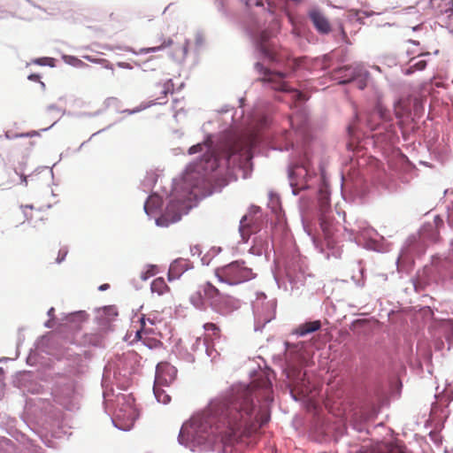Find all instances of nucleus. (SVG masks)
Returning a JSON list of instances; mask_svg holds the SVG:
<instances>
[{
    "mask_svg": "<svg viewBox=\"0 0 453 453\" xmlns=\"http://www.w3.org/2000/svg\"><path fill=\"white\" fill-rule=\"evenodd\" d=\"M198 153V142L190 146L188 150V155H194Z\"/></svg>",
    "mask_w": 453,
    "mask_h": 453,
    "instance_id": "nucleus-50",
    "label": "nucleus"
},
{
    "mask_svg": "<svg viewBox=\"0 0 453 453\" xmlns=\"http://www.w3.org/2000/svg\"><path fill=\"white\" fill-rule=\"evenodd\" d=\"M47 111H60V108L57 104H51L47 106Z\"/></svg>",
    "mask_w": 453,
    "mask_h": 453,
    "instance_id": "nucleus-55",
    "label": "nucleus"
},
{
    "mask_svg": "<svg viewBox=\"0 0 453 453\" xmlns=\"http://www.w3.org/2000/svg\"><path fill=\"white\" fill-rule=\"evenodd\" d=\"M271 419L268 408L257 410L248 388L231 392L211 400L206 411H200V447L214 443L219 438L235 441L250 433L256 425L260 427Z\"/></svg>",
    "mask_w": 453,
    "mask_h": 453,
    "instance_id": "nucleus-1",
    "label": "nucleus"
},
{
    "mask_svg": "<svg viewBox=\"0 0 453 453\" xmlns=\"http://www.w3.org/2000/svg\"><path fill=\"white\" fill-rule=\"evenodd\" d=\"M158 175L154 172L147 173L145 179H144V185L145 186H151L155 187L157 181Z\"/></svg>",
    "mask_w": 453,
    "mask_h": 453,
    "instance_id": "nucleus-34",
    "label": "nucleus"
},
{
    "mask_svg": "<svg viewBox=\"0 0 453 453\" xmlns=\"http://www.w3.org/2000/svg\"><path fill=\"white\" fill-rule=\"evenodd\" d=\"M426 249V239L420 233L412 234L406 239L398 255H425Z\"/></svg>",
    "mask_w": 453,
    "mask_h": 453,
    "instance_id": "nucleus-14",
    "label": "nucleus"
},
{
    "mask_svg": "<svg viewBox=\"0 0 453 453\" xmlns=\"http://www.w3.org/2000/svg\"><path fill=\"white\" fill-rule=\"evenodd\" d=\"M179 442L196 451L198 447V418L193 415L188 420L183 423L179 437Z\"/></svg>",
    "mask_w": 453,
    "mask_h": 453,
    "instance_id": "nucleus-13",
    "label": "nucleus"
},
{
    "mask_svg": "<svg viewBox=\"0 0 453 453\" xmlns=\"http://www.w3.org/2000/svg\"><path fill=\"white\" fill-rule=\"evenodd\" d=\"M269 205L271 206V210L274 213H278L280 210V200L278 193L273 191L269 192Z\"/></svg>",
    "mask_w": 453,
    "mask_h": 453,
    "instance_id": "nucleus-27",
    "label": "nucleus"
},
{
    "mask_svg": "<svg viewBox=\"0 0 453 453\" xmlns=\"http://www.w3.org/2000/svg\"><path fill=\"white\" fill-rule=\"evenodd\" d=\"M159 40L162 41V43L160 45L155 47H147L148 53H156L161 51L165 48L170 47L173 43L172 38L164 39L163 35L160 36Z\"/></svg>",
    "mask_w": 453,
    "mask_h": 453,
    "instance_id": "nucleus-28",
    "label": "nucleus"
},
{
    "mask_svg": "<svg viewBox=\"0 0 453 453\" xmlns=\"http://www.w3.org/2000/svg\"><path fill=\"white\" fill-rule=\"evenodd\" d=\"M96 64L102 65L105 69L111 70L112 75L114 74L113 65L109 60L105 58H98V62H96Z\"/></svg>",
    "mask_w": 453,
    "mask_h": 453,
    "instance_id": "nucleus-44",
    "label": "nucleus"
},
{
    "mask_svg": "<svg viewBox=\"0 0 453 453\" xmlns=\"http://www.w3.org/2000/svg\"><path fill=\"white\" fill-rule=\"evenodd\" d=\"M369 78V71L361 64L342 65L334 70V79L337 80L339 84L355 83L360 90L367 87Z\"/></svg>",
    "mask_w": 453,
    "mask_h": 453,
    "instance_id": "nucleus-9",
    "label": "nucleus"
},
{
    "mask_svg": "<svg viewBox=\"0 0 453 453\" xmlns=\"http://www.w3.org/2000/svg\"><path fill=\"white\" fill-rule=\"evenodd\" d=\"M156 59V58L151 57L148 58L147 60L143 61L142 63H135L136 65L142 68L143 72L147 71H154L156 70V67L152 65V62Z\"/></svg>",
    "mask_w": 453,
    "mask_h": 453,
    "instance_id": "nucleus-33",
    "label": "nucleus"
},
{
    "mask_svg": "<svg viewBox=\"0 0 453 453\" xmlns=\"http://www.w3.org/2000/svg\"><path fill=\"white\" fill-rule=\"evenodd\" d=\"M434 223L436 227L443 226V219L440 215H435L434 218Z\"/></svg>",
    "mask_w": 453,
    "mask_h": 453,
    "instance_id": "nucleus-49",
    "label": "nucleus"
},
{
    "mask_svg": "<svg viewBox=\"0 0 453 453\" xmlns=\"http://www.w3.org/2000/svg\"><path fill=\"white\" fill-rule=\"evenodd\" d=\"M162 387L164 386L154 384V395L159 403L167 404L171 401V396L168 394H166L164 389L161 388Z\"/></svg>",
    "mask_w": 453,
    "mask_h": 453,
    "instance_id": "nucleus-26",
    "label": "nucleus"
},
{
    "mask_svg": "<svg viewBox=\"0 0 453 453\" xmlns=\"http://www.w3.org/2000/svg\"><path fill=\"white\" fill-rule=\"evenodd\" d=\"M329 59V58L326 56V55H324L323 56V65H322V69L326 70L327 69L329 66L326 65V61Z\"/></svg>",
    "mask_w": 453,
    "mask_h": 453,
    "instance_id": "nucleus-62",
    "label": "nucleus"
},
{
    "mask_svg": "<svg viewBox=\"0 0 453 453\" xmlns=\"http://www.w3.org/2000/svg\"><path fill=\"white\" fill-rule=\"evenodd\" d=\"M77 58H78L77 57L73 56V55H66V54L62 55L63 61L66 65H72V66H74Z\"/></svg>",
    "mask_w": 453,
    "mask_h": 453,
    "instance_id": "nucleus-42",
    "label": "nucleus"
},
{
    "mask_svg": "<svg viewBox=\"0 0 453 453\" xmlns=\"http://www.w3.org/2000/svg\"><path fill=\"white\" fill-rule=\"evenodd\" d=\"M33 63L41 66H55V59L49 57L37 58L33 60Z\"/></svg>",
    "mask_w": 453,
    "mask_h": 453,
    "instance_id": "nucleus-30",
    "label": "nucleus"
},
{
    "mask_svg": "<svg viewBox=\"0 0 453 453\" xmlns=\"http://www.w3.org/2000/svg\"><path fill=\"white\" fill-rule=\"evenodd\" d=\"M203 328L205 331H211L212 332V335H217L219 334V328L214 323H210V322L204 323L203 325Z\"/></svg>",
    "mask_w": 453,
    "mask_h": 453,
    "instance_id": "nucleus-39",
    "label": "nucleus"
},
{
    "mask_svg": "<svg viewBox=\"0 0 453 453\" xmlns=\"http://www.w3.org/2000/svg\"><path fill=\"white\" fill-rule=\"evenodd\" d=\"M165 196L152 191L143 203V211L158 227H168L198 205V157L186 165L172 180L170 191L162 188Z\"/></svg>",
    "mask_w": 453,
    "mask_h": 453,
    "instance_id": "nucleus-2",
    "label": "nucleus"
},
{
    "mask_svg": "<svg viewBox=\"0 0 453 453\" xmlns=\"http://www.w3.org/2000/svg\"><path fill=\"white\" fill-rule=\"evenodd\" d=\"M321 327L320 320H311L306 321L303 324L300 325L295 331L294 334L298 336H304L309 334L314 333L319 330Z\"/></svg>",
    "mask_w": 453,
    "mask_h": 453,
    "instance_id": "nucleus-20",
    "label": "nucleus"
},
{
    "mask_svg": "<svg viewBox=\"0 0 453 453\" xmlns=\"http://www.w3.org/2000/svg\"><path fill=\"white\" fill-rule=\"evenodd\" d=\"M248 219L247 215H243L240 220V226H239V233L242 237V242H239L238 245L233 250L232 255H237L239 253H242L244 250L242 249V245H245L247 243L248 238L245 237L243 228H244V222Z\"/></svg>",
    "mask_w": 453,
    "mask_h": 453,
    "instance_id": "nucleus-21",
    "label": "nucleus"
},
{
    "mask_svg": "<svg viewBox=\"0 0 453 453\" xmlns=\"http://www.w3.org/2000/svg\"><path fill=\"white\" fill-rule=\"evenodd\" d=\"M279 23L273 22L272 28L250 30L249 35L255 48V56L258 59L254 65L255 70L263 75L260 79L265 84L275 91L294 92L299 100H304L303 94L293 89L286 81L287 76L293 73L299 65L285 51L278 49L272 41L275 36Z\"/></svg>",
    "mask_w": 453,
    "mask_h": 453,
    "instance_id": "nucleus-4",
    "label": "nucleus"
},
{
    "mask_svg": "<svg viewBox=\"0 0 453 453\" xmlns=\"http://www.w3.org/2000/svg\"><path fill=\"white\" fill-rule=\"evenodd\" d=\"M288 122L292 131L284 129L277 139L273 150H292L288 165V178L293 196H296L301 190L308 189V180L316 175V171L311 167L310 155L307 151L298 150L294 137L296 133L303 134L309 123V117L305 109H300L289 117Z\"/></svg>",
    "mask_w": 453,
    "mask_h": 453,
    "instance_id": "nucleus-5",
    "label": "nucleus"
},
{
    "mask_svg": "<svg viewBox=\"0 0 453 453\" xmlns=\"http://www.w3.org/2000/svg\"><path fill=\"white\" fill-rule=\"evenodd\" d=\"M319 197L318 206L319 211V226L323 233L327 246L331 243L333 237V220L327 216V212L331 211L330 196L326 192L319 190Z\"/></svg>",
    "mask_w": 453,
    "mask_h": 453,
    "instance_id": "nucleus-12",
    "label": "nucleus"
},
{
    "mask_svg": "<svg viewBox=\"0 0 453 453\" xmlns=\"http://www.w3.org/2000/svg\"><path fill=\"white\" fill-rule=\"evenodd\" d=\"M74 67H78V68L88 67V68H90V66L88 64L84 63L82 60H81L79 58H77L76 63L74 65Z\"/></svg>",
    "mask_w": 453,
    "mask_h": 453,
    "instance_id": "nucleus-52",
    "label": "nucleus"
},
{
    "mask_svg": "<svg viewBox=\"0 0 453 453\" xmlns=\"http://www.w3.org/2000/svg\"><path fill=\"white\" fill-rule=\"evenodd\" d=\"M403 117V114L396 108L393 114L380 102H377L364 116L355 112L352 120L346 127L348 149L354 150L361 147L363 138L371 139L376 146L395 145L399 142V131L403 141H409L413 127L410 130L404 127Z\"/></svg>",
    "mask_w": 453,
    "mask_h": 453,
    "instance_id": "nucleus-3",
    "label": "nucleus"
},
{
    "mask_svg": "<svg viewBox=\"0 0 453 453\" xmlns=\"http://www.w3.org/2000/svg\"><path fill=\"white\" fill-rule=\"evenodd\" d=\"M173 86L172 79H169L165 82L163 89L161 90V94L164 96V97H166L168 94L173 93Z\"/></svg>",
    "mask_w": 453,
    "mask_h": 453,
    "instance_id": "nucleus-37",
    "label": "nucleus"
},
{
    "mask_svg": "<svg viewBox=\"0 0 453 453\" xmlns=\"http://www.w3.org/2000/svg\"><path fill=\"white\" fill-rule=\"evenodd\" d=\"M224 162L226 168L222 165L221 159L216 155H200V201L220 192L229 183L227 175H230L231 169H244L251 165V157L242 147L229 145L225 152Z\"/></svg>",
    "mask_w": 453,
    "mask_h": 453,
    "instance_id": "nucleus-6",
    "label": "nucleus"
},
{
    "mask_svg": "<svg viewBox=\"0 0 453 453\" xmlns=\"http://www.w3.org/2000/svg\"><path fill=\"white\" fill-rule=\"evenodd\" d=\"M259 211H260V207H258L257 205L252 204L250 207V213H254L255 214V213L258 212Z\"/></svg>",
    "mask_w": 453,
    "mask_h": 453,
    "instance_id": "nucleus-58",
    "label": "nucleus"
},
{
    "mask_svg": "<svg viewBox=\"0 0 453 453\" xmlns=\"http://www.w3.org/2000/svg\"><path fill=\"white\" fill-rule=\"evenodd\" d=\"M309 17L316 28L321 35H327L331 31L330 23L327 19L318 10H312Z\"/></svg>",
    "mask_w": 453,
    "mask_h": 453,
    "instance_id": "nucleus-18",
    "label": "nucleus"
},
{
    "mask_svg": "<svg viewBox=\"0 0 453 453\" xmlns=\"http://www.w3.org/2000/svg\"><path fill=\"white\" fill-rule=\"evenodd\" d=\"M402 71H403V74L408 75V76L413 74L416 72L415 69L413 68L412 65L410 63H409V65L407 67L403 68Z\"/></svg>",
    "mask_w": 453,
    "mask_h": 453,
    "instance_id": "nucleus-45",
    "label": "nucleus"
},
{
    "mask_svg": "<svg viewBox=\"0 0 453 453\" xmlns=\"http://www.w3.org/2000/svg\"><path fill=\"white\" fill-rule=\"evenodd\" d=\"M117 65L119 68H122V69H127V70H131L132 69L131 65L129 63H127V62H118Z\"/></svg>",
    "mask_w": 453,
    "mask_h": 453,
    "instance_id": "nucleus-51",
    "label": "nucleus"
},
{
    "mask_svg": "<svg viewBox=\"0 0 453 453\" xmlns=\"http://www.w3.org/2000/svg\"><path fill=\"white\" fill-rule=\"evenodd\" d=\"M243 260L233 261L215 270V275L219 282L235 286L249 281L256 277L252 270L244 265Z\"/></svg>",
    "mask_w": 453,
    "mask_h": 453,
    "instance_id": "nucleus-8",
    "label": "nucleus"
},
{
    "mask_svg": "<svg viewBox=\"0 0 453 453\" xmlns=\"http://www.w3.org/2000/svg\"><path fill=\"white\" fill-rule=\"evenodd\" d=\"M351 279H352V280H354V281H355V284H356L357 287H364L365 282H364V280H356V276H355V275H353V276L351 277Z\"/></svg>",
    "mask_w": 453,
    "mask_h": 453,
    "instance_id": "nucleus-57",
    "label": "nucleus"
},
{
    "mask_svg": "<svg viewBox=\"0 0 453 453\" xmlns=\"http://www.w3.org/2000/svg\"><path fill=\"white\" fill-rule=\"evenodd\" d=\"M338 28H339V32H340V34L342 35V40L344 42H348V40H349L348 39V35H347V33L345 32L343 25L342 23L339 24V27Z\"/></svg>",
    "mask_w": 453,
    "mask_h": 453,
    "instance_id": "nucleus-48",
    "label": "nucleus"
},
{
    "mask_svg": "<svg viewBox=\"0 0 453 453\" xmlns=\"http://www.w3.org/2000/svg\"><path fill=\"white\" fill-rule=\"evenodd\" d=\"M276 109L271 103H265L261 110H257L255 116V122L259 128H269L273 123V114Z\"/></svg>",
    "mask_w": 453,
    "mask_h": 453,
    "instance_id": "nucleus-16",
    "label": "nucleus"
},
{
    "mask_svg": "<svg viewBox=\"0 0 453 453\" xmlns=\"http://www.w3.org/2000/svg\"><path fill=\"white\" fill-rule=\"evenodd\" d=\"M164 103L163 102H151V104H150L149 105H140L138 107H135L134 109H131L130 111V115H133V114H135V113H138L140 112L142 110H145L146 108H148L149 106L150 105H154V104H163Z\"/></svg>",
    "mask_w": 453,
    "mask_h": 453,
    "instance_id": "nucleus-43",
    "label": "nucleus"
},
{
    "mask_svg": "<svg viewBox=\"0 0 453 453\" xmlns=\"http://www.w3.org/2000/svg\"><path fill=\"white\" fill-rule=\"evenodd\" d=\"M203 344L205 346V352L207 357H211V361L219 355L215 349H210L207 337L204 339Z\"/></svg>",
    "mask_w": 453,
    "mask_h": 453,
    "instance_id": "nucleus-40",
    "label": "nucleus"
},
{
    "mask_svg": "<svg viewBox=\"0 0 453 453\" xmlns=\"http://www.w3.org/2000/svg\"><path fill=\"white\" fill-rule=\"evenodd\" d=\"M68 252H69V250L66 246H63L61 247L58 251V255H63V256H65V255H68Z\"/></svg>",
    "mask_w": 453,
    "mask_h": 453,
    "instance_id": "nucleus-54",
    "label": "nucleus"
},
{
    "mask_svg": "<svg viewBox=\"0 0 453 453\" xmlns=\"http://www.w3.org/2000/svg\"><path fill=\"white\" fill-rule=\"evenodd\" d=\"M299 268L297 257H274L272 273L278 287L280 288L282 278L287 277L291 280Z\"/></svg>",
    "mask_w": 453,
    "mask_h": 453,
    "instance_id": "nucleus-11",
    "label": "nucleus"
},
{
    "mask_svg": "<svg viewBox=\"0 0 453 453\" xmlns=\"http://www.w3.org/2000/svg\"><path fill=\"white\" fill-rule=\"evenodd\" d=\"M214 139L215 135L213 134H207L203 142H200V153L203 150V146H205L208 150H211L214 148Z\"/></svg>",
    "mask_w": 453,
    "mask_h": 453,
    "instance_id": "nucleus-31",
    "label": "nucleus"
},
{
    "mask_svg": "<svg viewBox=\"0 0 453 453\" xmlns=\"http://www.w3.org/2000/svg\"><path fill=\"white\" fill-rule=\"evenodd\" d=\"M41 75L39 73H30L28 76H27V79L31 81H35V82H39L40 80H41Z\"/></svg>",
    "mask_w": 453,
    "mask_h": 453,
    "instance_id": "nucleus-47",
    "label": "nucleus"
},
{
    "mask_svg": "<svg viewBox=\"0 0 453 453\" xmlns=\"http://www.w3.org/2000/svg\"><path fill=\"white\" fill-rule=\"evenodd\" d=\"M183 358H185L187 361H188L190 363H194L196 360L195 356L191 355V354H187L185 357H183Z\"/></svg>",
    "mask_w": 453,
    "mask_h": 453,
    "instance_id": "nucleus-59",
    "label": "nucleus"
},
{
    "mask_svg": "<svg viewBox=\"0 0 453 453\" xmlns=\"http://www.w3.org/2000/svg\"><path fill=\"white\" fill-rule=\"evenodd\" d=\"M144 334H145V333H144V331H143V330H138V331L136 332L135 338H136V339H138V340H142V341H144V340H143V336H142Z\"/></svg>",
    "mask_w": 453,
    "mask_h": 453,
    "instance_id": "nucleus-60",
    "label": "nucleus"
},
{
    "mask_svg": "<svg viewBox=\"0 0 453 453\" xmlns=\"http://www.w3.org/2000/svg\"><path fill=\"white\" fill-rule=\"evenodd\" d=\"M229 303V297L221 294L211 282L204 284L203 296L200 294V311L208 304L215 312L224 314L228 311Z\"/></svg>",
    "mask_w": 453,
    "mask_h": 453,
    "instance_id": "nucleus-10",
    "label": "nucleus"
},
{
    "mask_svg": "<svg viewBox=\"0 0 453 453\" xmlns=\"http://www.w3.org/2000/svg\"><path fill=\"white\" fill-rule=\"evenodd\" d=\"M188 269V260L182 257H179L174 260L169 268L168 279L170 280L176 279L180 276Z\"/></svg>",
    "mask_w": 453,
    "mask_h": 453,
    "instance_id": "nucleus-19",
    "label": "nucleus"
},
{
    "mask_svg": "<svg viewBox=\"0 0 453 453\" xmlns=\"http://www.w3.org/2000/svg\"><path fill=\"white\" fill-rule=\"evenodd\" d=\"M272 318L271 317H268V318H265L264 319V321H263V325L262 326H257V325L255 326V328L254 330L255 331H260L262 329L263 326H265V324L269 323L271 321Z\"/></svg>",
    "mask_w": 453,
    "mask_h": 453,
    "instance_id": "nucleus-53",
    "label": "nucleus"
},
{
    "mask_svg": "<svg viewBox=\"0 0 453 453\" xmlns=\"http://www.w3.org/2000/svg\"><path fill=\"white\" fill-rule=\"evenodd\" d=\"M102 112H103L102 110H97L94 112L81 111V112L77 113V117L78 118H94V117L99 116L100 114H102Z\"/></svg>",
    "mask_w": 453,
    "mask_h": 453,
    "instance_id": "nucleus-41",
    "label": "nucleus"
},
{
    "mask_svg": "<svg viewBox=\"0 0 453 453\" xmlns=\"http://www.w3.org/2000/svg\"><path fill=\"white\" fill-rule=\"evenodd\" d=\"M429 55H431V53L429 51H422V52L418 53L417 58H411L410 59V64L412 65V66L416 72L425 70L427 65V61L426 59H418V58L426 57Z\"/></svg>",
    "mask_w": 453,
    "mask_h": 453,
    "instance_id": "nucleus-23",
    "label": "nucleus"
},
{
    "mask_svg": "<svg viewBox=\"0 0 453 453\" xmlns=\"http://www.w3.org/2000/svg\"><path fill=\"white\" fill-rule=\"evenodd\" d=\"M231 110H234V107L230 104H225L223 105L219 110L217 111L219 114H223L230 111Z\"/></svg>",
    "mask_w": 453,
    "mask_h": 453,
    "instance_id": "nucleus-46",
    "label": "nucleus"
},
{
    "mask_svg": "<svg viewBox=\"0 0 453 453\" xmlns=\"http://www.w3.org/2000/svg\"><path fill=\"white\" fill-rule=\"evenodd\" d=\"M443 331L448 342V349L453 347V319H448L443 325Z\"/></svg>",
    "mask_w": 453,
    "mask_h": 453,
    "instance_id": "nucleus-25",
    "label": "nucleus"
},
{
    "mask_svg": "<svg viewBox=\"0 0 453 453\" xmlns=\"http://www.w3.org/2000/svg\"><path fill=\"white\" fill-rule=\"evenodd\" d=\"M150 288L153 293H157L159 296L164 295L170 290L169 287L162 277L155 279L151 283Z\"/></svg>",
    "mask_w": 453,
    "mask_h": 453,
    "instance_id": "nucleus-22",
    "label": "nucleus"
},
{
    "mask_svg": "<svg viewBox=\"0 0 453 453\" xmlns=\"http://www.w3.org/2000/svg\"><path fill=\"white\" fill-rule=\"evenodd\" d=\"M382 12H373V11H365V10H357L356 11V16H357V21L359 24H365L363 18H361L359 15L362 14L364 17L369 18L373 15H380Z\"/></svg>",
    "mask_w": 453,
    "mask_h": 453,
    "instance_id": "nucleus-32",
    "label": "nucleus"
},
{
    "mask_svg": "<svg viewBox=\"0 0 453 453\" xmlns=\"http://www.w3.org/2000/svg\"><path fill=\"white\" fill-rule=\"evenodd\" d=\"M448 223L450 227H453V210L448 212Z\"/></svg>",
    "mask_w": 453,
    "mask_h": 453,
    "instance_id": "nucleus-56",
    "label": "nucleus"
},
{
    "mask_svg": "<svg viewBox=\"0 0 453 453\" xmlns=\"http://www.w3.org/2000/svg\"><path fill=\"white\" fill-rule=\"evenodd\" d=\"M302 223H303V230L311 237V240L313 245L315 246V248L318 250V251L324 252L322 241H320L319 238L315 234L312 233L311 228L307 224H305V222L303 221V219H302Z\"/></svg>",
    "mask_w": 453,
    "mask_h": 453,
    "instance_id": "nucleus-24",
    "label": "nucleus"
},
{
    "mask_svg": "<svg viewBox=\"0 0 453 453\" xmlns=\"http://www.w3.org/2000/svg\"><path fill=\"white\" fill-rule=\"evenodd\" d=\"M177 377V370L168 362H160L157 365L154 384L170 386Z\"/></svg>",
    "mask_w": 453,
    "mask_h": 453,
    "instance_id": "nucleus-15",
    "label": "nucleus"
},
{
    "mask_svg": "<svg viewBox=\"0 0 453 453\" xmlns=\"http://www.w3.org/2000/svg\"><path fill=\"white\" fill-rule=\"evenodd\" d=\"M113 125H114V124H110V125H108L106 127L102 128V129H100V130L96 131V133L92 134H91V136H90L87 141L83 142H82V143L78 147V149H77L75 151H76V152H79V151L81 150V148H82V147H83L87 142H89L93 137H95L96 135H97V134H101V133H103V132H104V131H106V130L110 129Z\"/></svg>",
    "mask_w": 453,
    "mask_h": 453,
    "instance_id": "nucleus-38",
    "label": "nucleus"
},
{
    "mask_svg": "<svg viewBox=\"0 0 453 453\" xmlns=\"http://www.w3.org/2000/svg\"><path fill=\"white\" fill-rule=\"evenodd\" d=\"M116 417H117V418H126V413L122 414V410L119 409L116 413ZM127 419L131 420L132 422L134 420V411L131 406L128 407V410L127 411Z\"/></svg>",
    "mask_w": 453,
    "mask_h": 453,
    "instance_id": "nucleus-35",
    "label": "nucleus"
},
{
    "mask_svg": "<svg viewBox=\"0 0 453 453\" xmlns=\"http://www.w3.org/2000/svg\"><path fill=\"white\" fill-rule=\"evenodd\" d=\"M158 272L157 265H149L146 272L142 273L141 278L146 280L148 278L154 276Z\"/></svg>",
    "mask_w": 453,
    "mask_h": 453,
    "instance_id": "nucleus-36",
    "label": "nucleus"
},
{
    "mask_svg": "<svg viewBox=\"0 0 453 453\" xmlns=\"http://www.w3.org/2000/svg\"><path fill=\"white\" fill-rule=\"evenodd\" d=\"M58 121V119L54 121L53 124L50 125V127L42 128L40 131H30V132H27V133H19V134H16L13 137H15V138H21V137L39 136L40 135V132H46V131L50 130L52 127H54L57 124Z\"/></svg>",
    "mask_w": 453,
    "mask_h": 453,
    "instance_id": "nucleus-29",
    "label": "nucleus"
},
{
    "mask_svg": "<svg viewBox=\"0 0 453 453\" xmlns=\"http://www.w3.org/2000/svg\"><path fill=\"white\" fill-rule=\"evenodd\" d=\"M85 59H87L88 61L91 62V63H95L96 64V62H98V58H95L94 57L92 56H84L83 57Z\"/></svg>",
    "mask_w": 453,
    "mask_h": 453,
    "instance_id": "nucleus-61",
    "label": "nucleus"
},
{
    "mask_svg": "<svg viewBox=\"0 0 453 453\" xmlns=\"http://www.w3.org/2000/svg\"><path fill=\"white\" fill-rule=\"evenodd\" d=\"M272 251L276 255L273 244L269 242L267 236L263 238L261 235L254 239L253 245L248 250L250 255H270Z\"/></svg>",
    "mask_w": 453,
    "mask_h": 453,
    "instance_id": "nucleus-17",
    "label": "nucleus"
},
{
    "mask_svg": "<svg viewBox=\"0 0 453 453\" xmlns=\"http://www.w3.org/2000/svg\"><path fill=\"white\" fill-rule=\"evenodd\" d=\"M350 235L357 246L368 251L378 253H388L391 251V244L384 237H380V240L376 239L375 236L378 234L370 226H357L355 228H351Z\"/></svg>",
    "mask_w": 453,
    "mask_h": 453,
    "instance_id": "nucleus-7",
    "label": "nucleus"
},
{
    "mask_svg": "<svg viewBox=\"0 0 453 453\" xmlns=\"http://www.w3.org/2000/svg\"><path fill=\"white\" fill-rule=\"evenodd\" d=\"M265 402L267 403H272L273 402V396L272 395L271 393L265 395Z\"/></svg>",
    "mask_w": 453,
    "mask_h": 453,
    "instance_id": "nucleus-63",
    "label": "nucleus"
},
{
    "mask_svg": "<svg viewBox=\"0 0 453 453\" xmlns=\"http://www.w3.org/2000/svg\"><path fill=\"white\" fill-rule=\"evenodd\" d=\"M423 28H424V25L423 24H418V25L414 26L412 27V31L416 32V31L422 30Z\"/></svg>",
    "mask_w": 453,
    "mask_h": 453,
    "instance_id": "nucleus-64",
    "label": "nucleus"
}]
</instances>
